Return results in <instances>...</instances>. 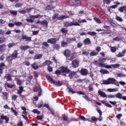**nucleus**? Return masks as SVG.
Wrapping results in <instances>:
<instances>
[{"label":"nucleus","mask_w":126,"mask_h":126,"mask_svg":"<svg viewBox=\"0 0 126 126\" xmlns=\"http://www.w3.org/2000/svg\"><path fill=\"white\" fill-rule=\"evenodd\" d=\"M101 84L106 85L115 84V85H116V86H120V84L119 83V82H118V81H117L114 78H109L107 80H102L101 81Z\"/></svg>","instance_id":"obj_1"},{"label":"nucleus","mask_w":126,"mask_h":126,"mask_svg":"<svg viewBox=\"0 0 126 126\" xmlns=\"http://www.w3.org/2000/svg\"><path fill=\"white\" fill-rule=\"evenodd\" d=\"M80 26L79 23H78L77 22H75L74 20L73 22H66L65 23V26L66 27H69L70 26Z\"/></svg>","instance_id":"obj_2"},{"label":"nucleus","mask_w":126,"mask_h":126,"mask_svg":"<svg viewBox=\"0 0 126 126\" xmlns=\"http://www.w3.org/2000/svg\"><path fill=\"white\" fill-rule=\"evenodd\" d=\"M97 93L100 97H102L103 98H107V94L106 93L101 90H98Z\"/></svg>","instance_id":"obj_3"},{"label":"nucleus","mask_w":126,"mask_h":126,"mask_svg":"<svg viewBox=\"0 0 126 126\" xmlns=\"http://www.w3.org/2000/svg\"><path fill=\"white\" fill-rule=\"evenodd\" d=\"M34 92H38V95L41 96L42 95V89H41V87H35L33 89Z\"/></svg>","instance_id":"obj_4"},{"label":"nucleus","mask_w":126,"mask_h":126,"mask_svg":"<svg viewBox=\"0 0 126 126\" xmlns=\"http://www.w3.org/2000/svg\"><path fill=\"white\" fill-rule=\"evenodd\" d=\"M126 50H123L122 52H119L118 55H116L117 58H122V57H125L126 54Z\"/></svg>","instance_id":"obj_5"},{"label":"nucleus","mask_w":126,"mask_h":126,"mask_svg":"<svg viewBox=\"0 0 126 126\" xmlns=\"http://www.w3.org/2000/svg\"><path fill=\"white\" fill-rule=\"evenodd\" d=\"M80 72L82 75H87L88 74V70L86 69H81V70L80 71Z\"/></svg>","instance_id":"obj_6"},{"label":"nucleus","mask_w":126,"mask_h":126,"mask_svg":"<svg viewBox=\"0 0 126 126\" xmlns=\"http://www.w3.org/2000/svg\"><path fill=\"white\" fill-rule=\"evenodd\" d=\"M76 40V39H75V37H72L71 38H66V42L67 44H69L70 43H72V42H74Z\"/></svg>","instance_id":"obj_7"},{"label":"nucleus","mask_w":126,"mask_h":126,"mask_svg":"<svg viewBox=\"0 0 126 126\" xmlns=\"http://www.w3.org/2000/svg\"><path fill=\"white\" fill-rule=\"evenodd\" d=\"M72 65L73 67H78L79 63L78 61L76 60H74L72 62Z\"/></svg>","instance_id":"obj_8"},{"label":"nucleus","mask_w":126,"mask_h":126,"mask_svg":"<svg viewBox=\"0 0 126 126\" xmlns=\"http://www.w3.org/2000/svg\"><path fill=\"white\" fill-rule=\"evenodd\" d=\"M60 70L62 72H67L68 73L69 72V69H67V68L62 66L60 68Z\"/></svg>","instance_id":"obj_9"},{"label":"nucleus","mask_w":126,"mask_h":126,"mask_svg":"<svg viewBox=\"0 0 126 126\" xmlns=\"http://www.w3.org/2000/svg\"><path fill=\"white\" fill-rule=\"evenodd\" d=\"M1 120H5L6 123H8L9 118L7 116H4L3 114H1L0 116Z\"/></svg>","instance_id":"obj_10"},{"label":"nucleus","mask_w":126,"mask_h":126,"mask_svg":"<svg viewBox=\"0 0 126 126\" xmlns=\"http://www.w3.org/2000/svg\"><path fill=\"white\" fill-rule=\"evenodd\" d=\"M56 42H57L56 38H52L47 40V42L50 43L51 44H56Z\"/></svg>","instance_id":"obj_11"},{"label":"nucleus","mask_w":126,"mask_h":126,"mask_svg":"<svg viewBox=\"0 0 126 126\" xmlns=\"http://www.w3.org/2000/svg\"><path fill=\"white\" fill-rule=\"evenodd\" d=\"M22 39H25L26 42L31 41V37H28L27 35L22 34Z\"/></svg>","instance_id":"obj_12"},{"label":"nucleus","mask_w":126,"mask_h":126,"mask_svg":"<svg viewBox=\"0 0 126 126\" xmlns=\"http://www.w3.org/2000/svg\"><path fill=\"white\" fill-rule=\"evenodd\" d=\"M17 73V70L16 69H10L9 70V73L11 74V75H15Z\"/></svg>","instance_id":"obj_13"},{"label":"nucleus","mask_w":126,"mask_h":126,"mask_svg":"<svg viewBox=\"0 0 126 126\" xmlns=\"http://www.w3.org/2000/svg\"><path fill=\"white\" fill-rule=\"evenodd\" d=\"M6 50V45L2 44L0 45V52H4Z\"/></svg>","instance_id":"obj_14"},{"label":"nucleus","mask_w":126,"mask_h":126,"mask_svg":"<svg viewBox=\"0 0 126 126\" xmlns=\"http://www.w3.org/2000/svg\"><path fill=\"white\" fill-rule=\"evenodd\" d=\"M46 77L47 79L48 80V81H49V82H51V83H55V80H54L52 78V77H51L50 76L47 75L46 76Z\"/></svg>","instance_id":"obj_15"},{"label":"nucleus","mask_w":126,"mask_h":126,"mask_svg":"<svg viewBox=\"0 0 126 126\" xmlns=\"http://www.w3.org/2000/svg\"><path fill=\"white\" fill-rule=\"evenodd\" d=\"M97 111L99 114V117L98 120L99 122H102V120H103V117H102V111L99 109H97Z\"/></svg>","instance_id":"obj_16"},{"label":"nucleus","mask_w":126,"mask_h":126,"mask_svg":"<svg viewBox=\"0 0 126 126\" xmlns=\"http://www.w3.org/2000/svg\"><path fill=\"white\" fill-rule=\"evenodd\" d=\"M18 94H20V96H22V95H21V93L23 92V87L22 86H20L19 87V89H17Z\"/></svg>","instance_id":"obj_17"},{"label":"nucleus","mask_w":126,"mask_h":126,"mask_svg":"<svg viewBox=\"0 0 126 126\" xmlns=\"http://www.w3.org/2000/svg\"><path fill=\"white\" fill-rule=\"evenodd\" d=\"M99 72L100 73H102L103 74H109V72L106 69H101L100 70Z\"/></svg>","instance_id":"obj_18"},{"label":"nucleus","mask_w":126,"mask_h":126,"mask_svg":"<svg viewBox=\"0 0 126 126\" xmlns=\"http://www.w3.org/2000/svg\"><path fill=\"white\" fill-rule=\"evenodd\" d=\"M5 78L7 79V81L12 80V78H11V75H10V74H6Z\"/></svg>","instance_id":"obj_19"},{"label":"nucleus","mask_w":126,"mask_h":126,"mask_svg":"<svg viewBox=\"0 0 126 126\" xmlns=\"http://www.w3.org/2000/svg\"><path fill=\"white\" fill-rule=\"evenodd\" d=\"M32 67L33 68V69H38L39 68V66L38 65V64L37 63H34L33 64H32Z\"/></svg>","instance_id":"obj_20"},{"label":"nucleus","mask_w":126,"mask_h":126,"mask_svg":"<svg viewBox=\"0 0 126 126\" xmlns=\"http://www.w3.org/2000/svg\"><path fill=\"white\" fill-rule=\"evenodd\" d=\"M20 48L22 51H25V50H27V49H30V47L28 45H24L20 46Z\"/></svg>","instance_id":"obj_21"},{"label":"nucleus","mask_w":126,"mask_h":126,"mask_svg":"<svg viewBox=\"0 0 126 126\" xmlns=\"http://www.w3.org/2000/svg\"><path fill=\"white\" fill-rule=\"evenodd\" d=\"M27 112L26 111H24L23 112L22 117L26 120V121H27L28 120V118H27Z\"/></svg>","instance_id":"obj_22"},{"label":"nucleus","mask_w":126,"mask_h":126,"mask_svg":"<svg viewBox=\"0 0 126 126\" xmlns=\"http://www.w3.org/2000/svg\"><path fill=\"white\" fill-rule=\"evenodd\" d=\"M66 18H68V16L66 15H61L59 17V20H63V19H65Z\"/></svg>","instance_id":"obj_23"},{"label":"nucleus","mask_w":126,"mask_h":126,"mask_svg":"<svg viewBox=\"0 0 126 126\" xmlns=\"http://www.w3.org/2000/svg\"><path fill=\"white\" fill-rule=\"evenodd\" d=\"M119 11L120 12H124V11H126V6H123L119 8Z\"/></svg>","instance_id":"obj_24"},{"label":"nucleus","mask_w":126,"mask_h":126,"mask_svg":"<svg viewBox=\"0 0 126 126\" xmlns=\"http://www.w3.org/2000/svg\"><path fill=\"white\" fill-rule=\"evenodd\" d=\"M18 55V53H17V51H15L12 55H11L13 58L14 59H17V56Z\"/></svg>","instance_id":"obj_25"},{"label":"nucleus","mask_w":126,"mask_h":126,"mask_svg":"<svg viewBox=\"0 0 126 126\" xmlns=\"http://www.w3.org/2000/svg\"><path fill=\"white\" fill-rule=\"evenodd\" d=\"M54 8H55V7L53 5H48L45 8V9L46 10H51V9H54Z\"/></svg>","instance_id":"obj_26"},{"label":"nucleus","mask_w":126,"mask_h":126,"mask_svg":"<svg viewBox=\"0 0 126 126\" xmlns=\"http://www.w3.org/2000/svg\"><path fill=\"white\" fill-rule=\"evenodd\" d=\"M98 54H99V53H98V52L95 51H93L90 53V55L92 57H94V56H97V55H98Z\"/></svg>","instance_id":"obj_27"},{"label":"nucleus","mask_w":126,"mask_h":126,"mask_svg":"<svg viewBox=\"0 0 126 126\" xmlns=\"http://www.w3.org/2000/svg\"><path fill=\"white\" fill-rule=\"evenodd\" d=\"M5 87H7V88H13V87H14V85H10L8 83H6L5 84Z\"/></svg>","instance_id":"obj_28"},{"label":"nucleus","mask_w":126,"mask_h":126,"mask_svg":"<svg viewBox=\"0 0 126 126\" xmlns=\"http://www.w3.org/2000/svg\"><path fill=\"white\" fill-rule=\"evenodd\" d=\"M84 43H85V44H86L87 45H88L89 44H91V41L90 40V39L88 38L84 40Z\"/></svg>","instance_id":"obj_29"},{"label":"nucleus","mask_w":126,"mask_h":126,"mask_svg":"<svg viewBox=\"0 0 126 126\" xmlns=\"http://www.w3.org/2000/svg\"><path fill=\"white\" fill-rule=\"evenodd\" d=\"M43 55L42 54H36L34 56V60H40Z\"/></svg>","instance_id":"obj_30"},{"label":"nucleus","mask_w":126,"mask_h":126,"mask_svg":"<svg viewBox=\"0 0 126 126\" xmlns=\"http://www.w3.org/2000/svg\"><path fill=\"white\" fill-rule=\"evenodd\" d=\"M70 54V51H69L67 49L65 50L64 55V56H65V57H68V56H69Z\"/></svg>","instance_id":"obj_31"},{"label":"nucleus","mask_w":126,"mask_h":126,"mask_svg":"<svg viewBox=\"0 0 126 126\" xmlns=\"http://www.w3.org/2000/svg\"><path fill=\"white\" fill-rule=\"evenodd\" d=\"M115 97H116V98H118V99H122L123 94H122L121 93H118L115 95Z\"/></svg>","instance_id":"obj_32"},{"label":"nucleus","mask_w":126,"mask_h":126,"mask_svg":"<svg viewBox=\"0 0 126 126\" xmlns=\"http://www.w3.org/2000/svg\"><path fill=\"white\" fill-rule=\"evenodd\" d=\"M116 19L119 22H123V18H122L121 17H119L117 15H116Z\"/></svg>","instance_id":"obj_33"},{"label":"nucleus","mask_w":126,"mask_h":126,"mask_svg":"<svg viewBox=\"0 0 126 126\" xmlns=\"http://www.w3.org/2000/svg\"><path fill=\"white\" fill-rule=\"evenodd\" d=\"M122 40H123V38L122 37H119L118 36L113 38L114 41H118V42H121Z\"/></svg>","instance_id":"obj_34"},{"label":"nucleus","mask_w":126,"mask_h":126,"mask_svg":"<svg viewBox=\"0 0 126 126\" xmlns=\"http://www.w3.org/2000/svg\"><path fill=\"white\" fill-rule=\"evenodd\" d=\"M41 25H44L45 27H48V22L46 20L42 21Z\"/></svg>","instance_id":"obj_35"},{"label":"nucleus","mask_w":126,"mask_h":126,"mask_svg":"<svg viewBox=\"0 0 126 126\" xmlns=\"http://www.w3.org/2000/svg\"><path fill=\"white\" fill-rule=\"evenodd\" d=\"M88 35H90V36H95L96 35V32H87Z\"/></svg>","instance_id":"obj_36"},{"label":"nucleus","mask_w":126,"mask_h":126,"mask_svg":"<svg viewBox=\"0 0 126 126\" xmlns=\"http://www.w3.org/2000/svg\"><path fill=\"white\" fill-rule=\"evenodd\" d=\"M12 60H14L13 57L11 56H8L7 58V61L8 62V63H10L12 61Z\"/></svg>","instance_id":"obj_37"},{"label":"nucleus","mask_w":126,"mask_h":126,"mask_svg":"<svg viewBox=\"0 0 126 126\" xmlns=\"http://www.w3.org/2000/svg\"><path fill=\"white\" fill-rule=\"evenodd\" d=\"M75 74H76V73H75V72H72L69 74V77L71 79L74 77V75H75Z\"/></svg>","instance_id":"obj_38"},{"label":"nucleus","mask_w":126,"mask_h":126,"mask_svg":"<svg viewBox=\"0 0 126 126\" xmlns=\"http://www.w3.org/2000/svg\"><path fill=\"white\" fill-rule=\"evenodd\" d=\"M50 64H51V61H49V60L46 61L43 63V65H50Z\"/></svg>","instance_id":"obj_39"},{"label":"nucleus","mask_w":126,"mask_h":126,"mask_svg":"<svg viewBox=\"0 0 126 126\" xmlns=\"http://www.w3.org/2000/svg\"><path fill=\"white\" fill-rule=\"evenodd\" d=\"M111 52L112 53H116L117 51V48L116 47H110Z\"/></svg>","instance_id":"obj_40"},{"label":"nucleus","mask_w":126,"mask_h":126,"mask_svg":"<svg viewBox=\"0 0 126 126\" xmlns=\"http://www.w3.org/2000/svg\"><path fill=\"white\" fill-rule=\"evenodd\" d=\"M2 94H3V97L4 99L7 100V97H8V95L7 94V93L3 92V93H2Z\"/></svg>","instance_id":"obj_41"},{"label":"nucleus","mask_w":126,"mask_h":126,"mask_svg":"<svg viewBox=\"0 0 126 126\" xmlns=\"http://www.w3.org/2000/svg\"><path fill=\"white\" fill-rule=\"evenodd\" d=\"M94 21H95V22H96V23H98L99 24L101 23V20H100L99 18L94 17Z\"/></svg>","instance_id":"obj_42"},{"label":"nucleus","mask_w":126,"mask_h":126,"mask_svg":"<svg viewBox=\"0 0 126 126\" xmlns=\"http://www.w3.org/2000/svg\"><path fill=\"white\" fill-rule=\"evenodd\" d=\"M32 112L34 113V114H37V115H40V114H41V112L37 109H33Z\"/></svg>","instance_id":"obj_43"},{"label":"nucleus","mask_w":126,"mask_h":126,"mask_svg":"<svg viewBox=\"0 0 126 126\" xmlns=\"http://www.w3.org/2000/svg\"><path fill=\"white\" fill-rule=\"evenodd\" d=\"M62 47H67V43L64 41H62L61 43Z\"/></svg>","instance_id":"obj_44"},{"label":"nucleus","mask_w":126,"mask_h":126,"mask_svg":"<svg viewBox=\"0 0 126 126\" xmlns=\"http://www.w3.org/2000/svg\"><path fill=\"white\" fill-rule=\"evenodd\" d=\"M69 2L70 5H75V0H70Z\"/></svg>","instance_id":"obj_45"},{"label":"nucleus","mask_w":126,"mask_h":126,"mask_svg":"<svg viewBox=\"0 0 126 126\" xmlns=\"http://www.w3.org/2000/svg\"><path fill=\"white\" fill-rule=\"evenodd\" d=\"M89 91H93L94 89L93 88V84H90L88 87Z\"/></svg>","instance_id":"obj_46"},{"label":"nucleus","mask_w":126,"mask_h":126,"mask_svg":"<svg viewBox=\"0 0 126 126\" xmlns=\"http://www.w3.org/2000/svg\"><path fill=\"white\" fill-rule=\"evenodd\" d=\"M10 13L11 14H12L13 15H17V11H13V10H10Z\"/></svg>","instance_id":"obj_47"},{"label":"nucleus","mask_w":126,"mask_h":126,"mask_svg":"<svg viewBox=\"0 0 126 126\" xmlns=\"http://www.w3.org/2000/svg\"><path fill=\"white\" fill-rule=\"evenodd\" d=\"M7 46L8 48H12V47H13V46H15V43L14 42H12V43H9L7 45Z\"/></svg>","instance_id":"obj_48"},{"label":"nucleus","mask_w":126,"mask_h":126,"mask_svg":"<svg viewBox=\"0 0 126 126\" xmlns=\"http://www.w3.org/2000/svg\"><path fill=\"white\" fill-rule=\"evenodd\" d=\"M26 20L28 23H33L34 22V20L32 19H26Z\"/></svg>","instance_id":"obj_49"},{"label":"nucleus","mask_w":126,"mask_h":126,"mask_svg":"<svg viewBox=\"0 0 126 126\" xmlns=\"http://www.w3.org/2000/svg\"><path fill=\"white\" fill-rule=\"evenodd\" d=\"M59 15L58 14H55L53 15L52 18L53 20H55V19H59Z\"/></svg>","instance_id":"obj_50"},{"label":"nucleus","mask_w":126,"mask_h":126,"mask_svg":"<svg viewBox=\"0 0 126 126\" xmlns=\"http://www.w3.org/2000/svg\"><path fill=\"white\" fill-rule=\"evenodd\" d=\"M107 60L106 58H99L98 61L99 63H105V61Z\"/></svg>","instance_id":"obj_51"},{"label":"nucleus","mask_w":126,"mask_h":126,"mask_svg":"<svg viewBox=\"0 0 126 126\" xmlns=\"http://www.w3.org/2000/svg\"><path fill=\"white\" fill-rule=\"evenodd\" d=\"M104 3L106 4H110L111 3V0H103Z\"/></svg>","instance_id":"obj_52"},{"label":"nucleus","mask_w":126,"mask_h":126,"mask_svg":"<svg viewBox=\"0 0 126 126\" xmlns=\"http://www.w3.org/2000/svg\"><path fill=\"white\" fill-rule=\"evenodd\" d=\"M11 110L12 113H14V115H15V116H17V112L15 110H14L13 109V108L12 107L11 108Z\"/></svg>","instance_id":"obj_53"},{"label":"nucleus","mask_w":126,"mask_h":126,"mask_svg":"<svg viewBox=\"0 0 126 126\" xmlns=\"http://www.w3.org/2000/svg\"><path fill=\"white\" fill-rule=\"evenodd\" d=\"M119 66H120L119 64H111V67H114L115 68H117V67H119Z\"/></svg>","instance_id":"obj_54"},{"label":"nucleus","mask_w":126,"mask_h":126,"mask_svg":"<svg viewBox=\"0 0 126 126\" xmlns=\"http://www.w3.org/2000/svg\"><path fill=\"white\" fill-rule=\"evenodd\" d=\"M107 97L109 99H112L113 98H115L116 96L114 94H109L107 95Z\"/></svg>","instance_id":"obj_55"},{"label":"nucleus","mask_w":126,"mask_h":126,"mask_svg":"<svg viewBox=\"0 0 126 126\" xmlns=\"http://www.w3.org/2000/svg\"><path fill=\"white\" fill-rule=\"evenodd\" d=\"M122 117H123V114H118L116 116V118L118 119V120H121V118H122Z\"/></svg>","instance_id":"obj_56"},{"label":"nucleus","mask_w":126,"mask_h":126,"mask_svg":"<svg viewBox=\"0 0 126 126\" xmlns=\"http://www.w3.org/2000/svg\"><path fill=\"white\" fill-rule=\"evenodd\" d=\"M14 24L16 25V26H21V25H22V23L18 22L17 23H15Z\"/></svg>","instance_id":"obj_57"},{"label":"nucleus","mask_w":126,"mask_h":126,"mask_svg":"<svg viewBox=\"0 0 126 126\" xmlns=\"http://www.w3.org/2000/svg\"><path fill=\"white\" fill-rule=\"evenodd\" d=\"M61 32L62 33H66L67 32V29L65 28H63L61 29Z\"/></svg>","instance_id":"obj_58"},{"label":"nucleus","mask_w":126,"mask_h":126,"mask_svg":"<svg viewBox=\"0 0 126 126\" xmlns=\"http://www.w3.org/2000/svg\"><path fill=\"white\" fill-rule=\"evenodd\" d=\"M82 54L84 56H88V55H89V52L83 51Z\"/></svg>","instance_id":"obj_59"},{"label":"nucleus","mask_w":126,"mask_h":126,"mask_svg":"<svg viewBox=\"0 0 126 126\" xmlns=\"http://www.w3.org/2000/svg\"><path fill=\"white\" fill-rule=\"evenodd\" d=\"M81 3V2L79 0H75V5H77L78 4H80Z\"/></svg>","instance_id":"obj_60"},{"label":"nucleus","mask_w":126,"mask_h":126,"mask_svg":"<svg viewBox=\"0 0 126 126\" xmlns=\"http://www.w3.org/2000/svg\"><path fill=\"white\" fill-rule=\"evenodd\" d=\"M105 106H106V107H108V108H112V105L110 104L108 102L105 103Z\"/></svg>","instance_id":"obj_61"},{"label":"nucleus","mask_w":126,"mask_h":126,"mask_svg":"<svg viewBox=\"0 0 126 126\" xmlns=\"http://www.w3.org/2000/svg\"><path fill=\"white\" fill-rule=\"evenodd\" d=\"M5 40V38L3 37H0V43H1L3 42H4V41Z\"/></svg>","instance_id":"obj_62"},{"label":"nucleus","mask_w":126,"mask_h":126,"mask_svg":"<svg viewBox=\"0 0 126 126\" xmlns=\"http://www.w3.org/2000/svg\"><path fill=\"white\" fill-rule=\"evenodd\" d=\"M17 97L18 96L17 95L13 94V95H12V99L13 100H16V98H17Z\"/></svg>","instance_id":"obj_63"},{"label":"nucleus","mask_w":126,"mask_h":126,"mask_svg":"<svg viewBox=\"0 0 126 126\" xmlns=\"http://www.w3.org/2000/svg\"><path fill=\"white\" fill-rule=\"evenodd\" d=\"M54 48H55L56 50H58V49H60V45H59V44H55L54 45Z\"/></svg>","instance_id":"obj_64"}]
</instances>
